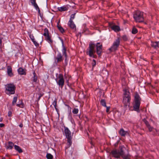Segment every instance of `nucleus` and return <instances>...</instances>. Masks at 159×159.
Returning <instances> with one entry per match:
<instances>
[{
	"label": "nucleus",
	"instance_id": "obj_1",
	"mask_svg": "<svg viewBox=\"0 0 159 159\" xmlns=\"http://www.w3.org/2000/svg\"><path fill=\"white\" fill-rule=\"evenodd\" d=\"M102 45L100 43H97L96 44L90 42L89 47L87 49L86 54L90 57L96 58L97 56L95 54L96 52L99 57H100L102 52Z\"/></svg>",
	"mask_w": 159,
	"mask_h": 159
},
{
	"label": "nucleus",
	"instance_id": "obj_2",
	"mask_svg": "<svg viewBox=\"0 0 159 159\" xmlns=\"http://www.w3.org/2000/svg\"><path fill=\"white\" fill-rule=\"evenodd\" d=\"M124 93L122 102L125 107H129L130 104L131 100L130 93L129 92L127 89H124L123 90Z\"/></svg>",
	"mask_w": 159,
	"mask_h": 159
},
{
	"label": "nucleus",
	"instance_id": "obj_3",
	"mask_svg": "<svg viewBox=\"0 0 159 159\" xmlns=\"http://www.w3.org/2000/svg\"><path fill=\"white\" fill-rule=\"evenodd\" d=\"M119 148L120 151L116 149H113L109 152L110 155L115 158L117 159L120 158L122 153L123 152V150L124 148H125L124 146H120Z\"/></svg>",
	"mask_w": 159,
	"mask_h": 159
},
{
	"label": "nucleus",
	"instance_id": "obj_4",
	"mask_svg": "<svg viewBox=\"0 0 159 159\" xmlns=\"http://www.w3.org/2000/svg\"><path fill=\"white\" fill-rule=\"evenodd\" d=\"M16 87L13 84H8L5 85V93L9 95L15 93Z\"/></svg>",
	"mask_w": 159,
	"mask_h": 159
},
{
	"label": "nucleus",
	"instance_id": "obj_5",
	"mask_svg": "<svg viewBox=\"0 0 159 159\" xmlns=\"http://www.w3.org/2000/svg\"><path fill=\"white\" fill-rule=\"evenodd\" d=\"M64 132L65 134L66 138L67 139V147L66 148L70 147L71 145L72 142L71 139L72 137L71 135V133L68 128L64 126Z\"/></svg>",
	"mask_w": 159,
	"mask_h": 159
},
{
	"label": "nucleus",
	"instance_id": "obj_6",
	"mask_svg": "<svg viewBox=\"0 0 159 159\" xmlns=\"http://www.w3.org/2000/svg\"><path fill=\"white\" fill-rule=\"evenodd\" d=\"M134 18L136 22L139 23L143 22L144 20L143 12L137 10L134 14Z\"/></svg>",
	"mask_w": 159,
	"mask_h": 159
},
{
	"label": "nucleus",
	"instance_id": "obj_7",
	"mask_svg": "<svg viewBox=\"0 0 159 159\" xmlns=\"http://www.w3.org/2000/svg\"><path fill=\"white\" fill-rule=\"evenodd\" d=\"M57 84L61 88H62L65 84V80L62 74H59L57 78L56 79Z\"/></svg>",
	"mask_w": 159,
	"mask_h": 159
},
{
	"label": "nucleus",
	"instance_id": "obj_8",
	"mask_svg": "<svg viewBox=\"0 0 159 159\" xmlns=\"http://www.w3.org/2000/svg\"><path fill=\"white\" fill-rule=\"evenodd\" d=\"M120 39L119 38H118L114 42L111 48H109V50L111 52L116 51L120 45Z\"/></svg>",
	"mask_w": 159,
	"mask_h": 159
},
{
	"label": "nucleus",
	"instance_id": "obj_9",
	"mask_svg": "<svg viewBox=\"0 0 159 159\" xmlns=\"http://www.w3.org/2000/svg\"><path fill=\"white\" fill-rule=\"evenodd\" d=\"M43 36L45 37V39L50 43L53 42L52 40L51 39V36L49 35V33L48 29L47 28L44 30Z\"/></svg>",
	"mask_w": 159,
	"mask_h": 159
},
{
	"label": "nucleus",
	"instance_id": "obj_10",
	"mask_svg": "<svg viewBox=\"0 0 159 159\" xmlns=\"http://www.w3.org/2000/svg\"><path fill=\"white\" fill-rule=\"evenodd\" d=\"M28 34L32 42L33 43L35 46L38 47L39 46V44L36 41L34 37L33 34H31V32H28Z\"/></svg>",
	"mask_w": 159,
	"mask_h": 159
},
{
	"label": "nucleus",
	"instance_id": "obj_11",
	"mask_svg": "<svg viewBox=\"0 0 159 159\" xmlns=\"http://www.w3.org/2000/svg\"><path fill=\"white\" fill-rule=\"evenodd\" d=\"M140 104V102H134V104L133 106L134 110L137 112H139L140 111L139 107Z\"/></svg>",
	"mask_w": 159,
	"mask_h": 159
},
{
	"label": "nucleus",
	"instance_id": "obj_12",
	"mask_svg": "<svg viewBox=\"0 0 159 159\" xmlns=\"http://www.w3.org/2000/svg\"><path fill=\"white\" fill-rule=\"evenodd\" d=\"M55 61L57 63L61 62L63 60L62 56L61 53H59L57 56L55 58Z\"/></svg>",
	"mask_w": 159,
	"mask_h": 159
},
{
	"label": "nucleus",
	"instance_id": "obj_13",
	"mask_svg": "<svg viewBox=\"0 0 159 159\" xmlns=\"http://www.w3.org/2000/svg\"><path fill=\"white\" fill-rule=\"evenodd\" d=\"M119 134L122 136H125L127 134H129V132L127 131H125L122 128L120 129L119 132Z\"/></svg>",
	"mask_w": 159,
	"mask_h": 159
},
{
	"label": "nucleus",
	"instance_id": "obj_14",
	"mask_svg": "<svg viewBox=\"0 0 159 159\" xmlns=\"http://www.w3.org/2000/svg\"><path fill=\"white\" fill-rule=\"evenodd\" d=\"M7 73L8 75L10 77L12 76L13 75L12 68L10 66H7Z\"/></svg>",
	"mask_w": 159,
	"mask_h": 159
},
{
	"label": "nucleus",
	"instance_id": "obj_15",
	"mask_svg": "<svg viewBox=\"0 0 159 159\" xmlns=\"http://www.w3.org/2000/svg\"><path fill=\"white\" fill-rule=\"evenodd\" d=\"M134 102H140L141 98L137 92L134 93Z\"/></svg>",
	"mask_w": 159,
	"mask_h": 159
},
{
	"label": "nucleus",
	"instance_id": "obj_16",
	"mask_svg": "<svg viewBox=\"0 0 159 159\" xmlns=\"http://www.w3.org/2000/svg\"><path fill=\"white\" fill-rule=\"evenodd\" d=\"M68 25L71 29L75 30H76V26L73 21L69 20L68 23Z\"/></svg>",
	"mask_w": 159,
	"mask_h": 159
},
{
	"label": "nucleus",
	"instance_id": "obj_17",
	"mask_svg": "<svg viewBox=\"0 0 159 159\" xmlns=\"http://www.w3.org/2000/svg\"><path fill=\"white\" fill-rule=\"evenodd\" d=\"M18 74L20 75H26V70H24L22 67H20L18 70Z\"/></svg>",
	"mask_w": 159,
	"mask_h": 159
},
{
	"label": "nucleus",
	"instance_id": "obj_18",
	"mask_svg": "<svg viewBox=\"0 0 159 159\" xmlns=\"http://www.w3.org/2000/svg\"><path fill=\"white\" fill-rule=\"evenodd\" d=\"M111 28L112 30L115 32H119L120 30V27L118 25H114L111 26Z\"/></svg>",
	"mask_w": 159,
	"mask_h": 159
},
{
	"label": "nucleus",
	"instance_id": "obj_19",
	"mask_svg": "<svg viewBox=\"0 0 159 159\" xmlns=\"http://www.w3.org/2000/svg\"><path fill=\"white\" fill-rule=\"evenodd\" d=\"M125 152L124 149L123 150V152L122 153L121 157L123 158V159H130V155L129 154H128L126 155H124Z\"/></svg>",
	"mask_w": 159,
	"mask_h": 159
},
{
	"label": "nucleus",
	"instance_id": "obj_20",
	"mask_svg": "<svg viewBox=\"0 0 159 159\" xmlns=\"http://www.w3.org/2000/svg\"><path fill=\"white\" fill-rule=\"evenodd\" d=\"M14 145L13 143L9 141L8 142V144L6 148L7 149H12Z\"/></svg>",
	"mask_w": 159,
	"mask_h": 159
},
{
	"label": "nucleus",
	"instance_id": "obj_21",
	"mask_svg": "<svg viewBox=\"0 0 159 159\" xmlns=\"http://www.w3.org/2000/svg\"><path fill=\"white\" fill-rule=\"evenodd\" d=\"M159 42H152L151 45L155 49H157L159 48Z\"/></svg>",
	"mask_w": 159,
	"mask_h": 159
},
{
	"label": "nucleus",
	"instance_id": "obj_22",
	"mask_svg": "<svg viewBox=\"0 0 159 159\" xmlns=\"http://www.w3.org/2000/svg\"><path fill=\"white\" fill-rule=\"evenodd\" d=\"M63 55H64L65 59V61L66 63V65H67V55L66 53V48L65 47H63Z\"/></svg>",
	"mask_w": 159,
	"mask_h": 159
},
{
	"label": "nucleus",
	"instance_id": "obj_23",
	"mask_svg": "<svg viewBox=\"0 0 159 159\" xmlns=\"http://www.w3.org/2000/svg\"><path fill=\"white\" fill-rule=\"evenodd\" d=\"M58 9L59 11L62 12L67 11L68 9V7L66 6H64L61 7H58Z\"/></svg>",
	"mask_w": 159,
	"mask_h": 159
},
{
	"label": "nucleus",
	"instance_id": "obj_24",
	"mask_svg": "<svg viewBox=\"0 0 159 159\" xmlns=\"http://www.w3.org/2000/svg\"><path fill=\"white\" fill-rule=\"evenodd\" d=\"M14 147L15 149L18 151L19 153H22L23 152L22 149L19 146L16 145H15Z\"/></svg>",
	"mask_w": 159,
	"mask_h": 159
},
{
	"label": "nucleus",
	"instance_id": "obj_25",
	"mask_svg": "<svg viewBox=\"0 0 159 159\" xmlns=\"http://www.w3.org/2000/svg\"><path fill=\"white\" fill-rule=\"evenodd\" d=\"M33 75L34 76L32 77L33 81L34 82H36L37 81L38 77L34 71L33 72Z\"/></svg>",
	"mask_w": 159,
	"mask_h": 159
},
{
	"label": "nucleus",
	"instance_id": "obj_26",
	"mask_svg": "<svg viewBox=\"0 0 159 159\" xmlns=\"http://www.w3.org/2000/svg\"><path fill=\"white\" fill-rule=\"evenodd\" d=\"M52 105L54 106L57 112H58V109L57 108V99H55V100L52 102Z\"/></svg>",
	"mask_w": 159,
	"mask_h": 159
},
{
	"label": "nucleus",
	"instance_id": "obj_27",
	"mask_svg": "<svg viewBox=\"0 0 159 159\" xmlns=\"http://www.w3.org/2000/svg\"><path fill=\"white\" fill-rule=\"evenodd\" d=\"M100 103L102 106L104 107H107L105 99H101L100 101Z\"/></svg>",
	"mask_w": 159,
	"mask_h": 159
},
{
	"label": "nucleus",
	"instance_id": "obj_28",
	"mask_svg": "<svg viewBox=\"0 0 159 159\" xmlns=\"http://www.w3.org/2000/svg\"><path fill=\"white\" fill-rule=\"evenodd\" d=\"M138 31L137 29L135 27H133L132 30V33L133 34H135L138 33Z\"/></svg>",
	"mask_w": 159,
	"mask_h": 159
},
{
	"label": "nucleus",
	"instance_id": "obj_29",
	"mask_svg": "<svg viewBox=\"0 0 159 159\" xmlns=\"http://www.w3.org/2000/svg\"><path fill=\"white\" fill-rule=\"evenodd\" d=\"M32 5L38 11V12L39 13L40 12V10L39 9V7L38 6L37 4L36 3H34L32 4Z\"/></svg>",
	"mask_w": 159,
	"mask_h": 159
},
{
	"label": "nucleus",
	"instance_id": "obj_30",
	"mask_svg": "<svg viewBox=\"0 0 159 159\" xmlns=\"http://www.w3.org/2000/svg\"><path fill=\"white\" fill-rule=\"evenodd\" d=\"M57 27H58V29L59 30L61 31V32L63 33L64 32V30L62 27L61 26V25H59L58 24L57 25Z\"/></svg>",
	"mask_w": 159,
	"mask_h": 159
},
{
	"label": "nucleus",
	"instance_id": "obj_31",
	"mask_svg": "<svg viewBox=\"0 0 159 159\" xmlns=\"http://www.w3.org/2000/svg\"><path fill=\"white\" fill-rule=\"evenodd\" d=\"M17 97H15L13 98V100L12 102V105L13 106H14L15 105L16 103V102L17 101Z\"/></svg>",
	"mask_w": 159,
	"mask_h": 159
},
{
	"label": "nucleus",
	"instance_id": "obj_32",
	"mask_svg": "<svg viewBox=\"0 0 159 159\" xmlns=\"http://www.w3.org/2000/svg\"><path fill=\"white\" fill-rule=\"evenodd\" d=\"M46 157L47 159H52L53 158V156L50 153H47Z\"/></svg>",
	"mask_w": 159,
	"mask_h": 159
},
{
	"label": "nucleus",
	"instance_id": "obj_33",
	"mask_svg": "<svg viewBox=\"0 0 159 159\" xmlns=\"http://www.w3.org/2000/svg\"><path fill=\"white\" fill-rule=\"evenodd\" d=\"M143 120L147 127L150 125L148 122L145 119H143Z\"/></svg>",
	"mask_w": 159,
	"mask_h": 159
},
{
	"label": "nucleus",
	"instance_id": "obj_34",
	"mask_svg": "<svg viewBox=\"0 0 159 159\" xmlns=\"http://www.w3.org/2000/svg\"><path fill=\"white\" fill-rule=\"evenodd\" d=\"M16 106L20 108H23L24 107V104L23 102L22 101H21V103L17 104Z\"/></svg>",
	"mask_w": 159,
	"mask_h": 159
},
{
	"label": "nucleus",
	"instance_id": "obj_35",
	"mask_svg": "<svg viewBox=\"0 0 159 159\" xmlns=\"http://www.w3.org/2000/svg\"><path fill=\"white\" fill-rule=\"evenodd\" d=\"M92 68L93 69V68L96 66V62L95 60L93 59V60L92 62Z\"/></svg>",
	"mask_w": 159,
	"mask_h": 159
},
{
	"label": "nucleus",
	"instance_id": "obj_36",
	"mask_svg": "<svg viewBox=\"0 0 159 159\" xmlns=\"http://www.w3.org/2000/svg\"><path fill=\"white\" fill-rule=\"evenodd\" d=\"M121 38L122 39L125 41H127L128 40L127 37L125 35H123Z\"/></svg>",
	"mask_w": 159,
	"mask_h": 159
},
{
	"label": "nucleus",
	"instance_id": "obj_37",
	"mask_svg": "<svg viewBox=\"0 0 159 159\" xmlns=\"http://www.w3.org/2000/svg\"><path fill=\"white\" fill-rule=\"evenodd\" d=\"M79 110L78 109L75 108L72 111V112L74 114H77L78 113Z\"/></svg>",
	"mask_w": 159,
	"mask_h": 159
},
{
	"label": "nucleus",
	"instance_id": "obj_38",
	"mask_svg": "<svg viewBox=\"0 0 159 159\" xmlns=\"http://www.w3.org/2000/svg\"><path fill=\"white\" fill-rule=\"evenodd\" d=\"M75 14L76 13H75L73 14H72L71 15L70 20H69L72 21L75 18Z\"/></svg>",
	"mask_w": 159,
	"mask_h": 159
},
{
	"label": "nucleus",
	"instance_id": "obj_39",
	"mask_svg": "<svg viewBox=\"0 0 159 159\" xmlns=\"http://www.w3.org/2000/svg\"><path fill=\"white\" fill-rule=\"evenodd\" d=\"M148 129L150 132H151L153 129V128L152 127H151L150 125L148 127Z\"/></svg>",
	"mask_w": 159,
	"mask_h": 159
},
{
	"label": "nucleus",
	"instance_id": "obj_40",
	"mask_svg": "<svg viewBox=\"0 0 159 159\" xmlns=\"http://www.w3.org/2000/svg\"><path fill=\"white\" fill-rule=\"evenodd\" d=\"M107 108L106 109V112L107 113H109V110H110V107H106Z\"/></svg>",
	"mask_w": 159,
	"mask_h": 159
},
{
	"label": "nucleus",
	"instance_id": "obj_41",
	"mask_svg": "<svg viewBox=\"0 0 159 159\" xmlns=\"http://www.w3.org/2000/svg\"><path fill=\"white\" fill-rule=\"evenodd\" d=\"M43 95V93H40V94H39V96L38 98V100H40V98H41V97H42Z\"/></svg>",
	"mask_w": 159,
	"mask_h": 159
},
{
	"label": "nucleus",
	"instance_id": "obj_42",
	"mask_svg": "<svg viewBox=\"0 0 159 159\" xmlns=\"http://www.w3.org/2000/svg\"><path fill=\"white\" fill-rule=\"evenodd\" d=\"M36 0H30L31 3L32 5L34 3H36Z\"/></svg>",
	"mask_w": 159,
	"mask_h": 159
},
{
	"label": "nucleus",
	"instance_id": "obj_43",
	"mask_svg": "<svg viewBox=\"0 0 159 159\" xmlns=\"http://www.w3.org/2000/svg\"><path fill=\"white\" fill-rule=\"evenodd\" d=\"M12 116V112L11 111H9L8 112V116L9 117L11 116Z\"/></svg>",
	"mask_w": 159,
	"mask_h": 159
},
{
	"label": "nucleus",
	"instance_id": "obj_44",
	"mask_svg": "<svg viewBox=\"0 0 159 159\" xmlns=\"http://www.w3.org/2000/svg\"><path fill=\"white\" fill-rule=\"evenodd\" d=\"M2 40L0 38V48H2Z\"/></svg>",
	"mask_w": 159,
	"mask_h": 159
},
{
	"label": "nucleus",
	"instance_id": "obj_45",
	"mask_svg": "<svg viewBox=\"0 0 159 159\" xmlns=\"http://www.w3.org/2000/svg\"><path fill=\"white\" fill-rule=\"evenodd\" d=\"M5 126V125L4 124H3V123H1V124H0V127H4Z\"/></svg>",
	"mask_w": 159,
	"mask_h": 159
},
{
	"label": "nucleus",
	"instance_id": "obj_46",
	"mask_svg": "<svg viewBox=\"0 0 159 159\" xmlns=\"http://www.w3.org/2000/svg\"><path fill=\"white\" fill-rule=\"evenodd\" d=\"M19 126L20 127V128H22L23 126V124H22V123H21L20 125H19Z\"/></svg>",
	"mask_w": 159,
	"mask_h": 159
},
{
	"label": "nucleus",
	"instance_id": "obj_47",
	"mask_svg": "<svg viewBox=\"0 0 159 159\" xmlns=\"http://www.w3.org/2000/svg\"><path fill=\"white\" fill-rule=\"evenodd\" d=\"M101 1H102V3L103 4L104 3V2L105 1V0H101Z\"/></svg>",
	"mask_w": 159,
	"mask_h": 159
},
{
	"label": "nucleus",
	"instance_id": "obj_48",
	"mask_svg": "<svg viewBox=\"0 0 159 159\" xmlns=\"http://www.w3.org/2000/svg\"><path fill=\"white\" fill-rule=\"evenodd\" d=\"M155 129L156 130V132H158V131L157 130V129Z\"/></svg>",
	"mask_w": 159,
	"mask_h": 159
},
{
	"label": "nucleus",
	"instance_id": "obj_49",
	"mask_svg": "<svg viewBox=\"0 0 159 159\" xmlns=\"http://www.w3.org/2000/svg\"><path fill=\"white\" fill-rule=\"evenodd\" d=\"M2 159H6L5 157H2Z\"/></svg>",
	"mask_w": 159,
	"mask_h": 159
},
{
	"label": "nucleus",
	"instance_id": "obj_50",
	"mask_svg": "<svg viewBox=\"0 0 159 159\" xmlns=\"http://www.w3.org/2000/svg\"><path fill=\"white\" fill-rule=\"evenodd\" d=\"M43 39H42V41H41V43H42V42H43Z\"/></svg>",
	"mask_w": 159,
	"mask_h": 159
},
{
	"label": "nucleus",
	"instance_id": "obj_51",
	"mask_svg": "<svg viewBox=\"0 0 159 159\" xmlns=\"http://www.w3.org/2000/svg\"><path fill=\"white\" fill-rule=\"evenodd\" d=\"M1 51L2 52V50H1Z\"/></svg>",
	"mask_w": 159,
	"mask_h": 159
},
{
	"label": "nucleus",
	"instance_id": "obj_52",
	"mask_svg": "<svg viewBox=\"0 0 159 159\" xmlns=\"http://www.w3.org/2000/svg\"><path fill=\"white\" fill-rule=\"evenodd\" d=\"M115 147H116V144H115Z\"/></svg>",
	"mask_w": 159,
	"mask_h": 159
}]
</instances>
